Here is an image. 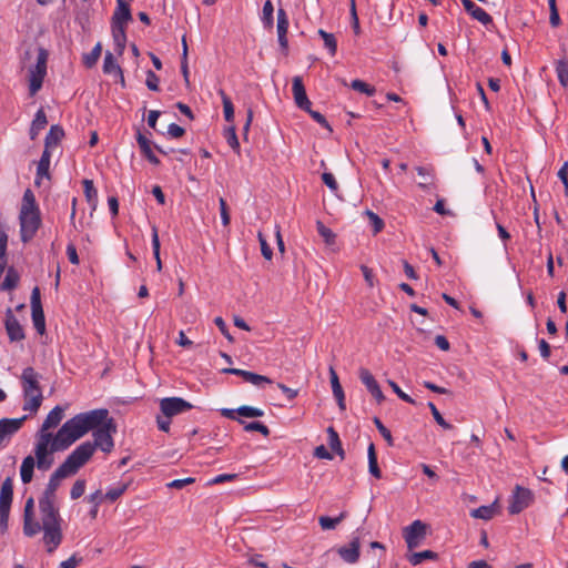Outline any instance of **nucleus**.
Segmentation results:
<instances>
[{"instance_id":"40","label":"nucleus","mask_w":568,"mask_h":568,"mask_svg":"<svg viewBox=\"0 0 568 568\" xmlns=\"http://www.w3.org/2000/svg\"><path fill=\"white\" fill-rule=\"evenodd\" d=\"M102 45L98 42L91 52L83 55V63L87 68H92L101 57Z\"/></svg>"},{"instance_id":"30","label":"nucleus","mask_w":568,"mask_h":568,"mask_svg":"<svg viewBox=\"0 0 568 568\" xmlns=\"http://www.w3.org/2000/svg\"><path fill=\"white\" fill-rule=\"evenodd\" d=\"M235 410L233 409H224L223 414L230 418H234ZM236 413L244 417H262L264 415V412L260 408L252 407V406H241L236 409Z\"/></svg>"},{"instance_id":"1","label":"nucleus","mask_w":568,"mask_h":568,"mask_svg":"<svg viewBox=\"0 0 568 568\" xmlns=\"http://www.w3.org/2000/svg\"><path fill=\"white\" fill-rule=\"evenodd\" d=\"M88 463L85 449L72 452L65 460L51 474L47 487L39 498V511L44 525L43 544L48 552H53L62 542V518L55 506L57 490L62 479L75 475Z\"/></svg>"},{"instance_id":"46","label":"nucleus","mask_w":568,"mask_h":568,"mask_svg":"<svg viewBox=\"0 0 568 568\" xmlns=\"http://www.w3.org/2000/svg\"><path fill=\"white\" fill-rule=\"evenodd\" d=\"M152 250H153V255L156 260L158 270H161L162 262L160 258V240H159L158 227L155 225L152 226Z\"/></svg>"},{"instance_id":"29","label":"nucleus","mask_w":568,"mask_h":568,"mask_svg":"<svg viewBox=\"0 0 568 568\" xmlns=\"http://www.w3.org/2000/svg\"><path fill=\"white\" fill-rule=\"evenodd\" d=\"M48 123L47 115L43 109H39L34 115V119L30 128V139L34 140L39 132L45 128Z\"/></svg>"},{"instance_id":"18","label":"nucleus","mask_w":568,"mask_h":568,"mask_svg":"<svg viewBox=\"0 0 568 568\" xmlns=\"http://www.w3.org/2000/svg\"><path fill=\"white\" fill-rule=\"evenodd\" d=\"M223 373L240 376L245 382L257 387H263L264 384H272V379L268 378L267 376L260 375L250 371H244L240 368H224Z\"/></svg>"},{"instance_id":"10","label":"nucleus","mask_w":568,"mask_h":568,"mask_svg":"<svg viewBox=\"0 0 568 568\" xmlns=\"http://www.w3.org/2000/svg\"><path fill=\"white\" fill-rule=\"evenodd\" d=\"M363 530L357 529L347 546L337 549L339 557L347 564H356L359 559V548Z\"/></svg>"},{"instance_id":"16","label":"nucleus","mask_w":568,"mask_h":568,"mask_svg":"<svg viewBox=\"0 0 568 568\" xmlns=\"http://www.w3.org/2000/svg\"><path fill=\"white\" fill-rule=\"evenodd\" d=\"M4 327L10 342H20L24 339V331L11 308L6 312Z\"/></svg>"},{"instance_id":"26","label":"nucleus","mask_w":568,"mask_h":568,"mask_svg":"<svg viewBox=\"0 0 568 568\" xmlns=\"http://www.w3.org/2000/svg\"><path fill=\"white\" fill-rule=\"evenodd\" d=\"M36 460L32 455L23 458L20 466V477L23 484L31 483L34 473Z\"/></svg>"},{"instance_id":"64","label":"nucleus","mask_w":568,"mask_h":568,"mask_svg":"<svg viewBox=\"0 0 568 568\" xmlns=\"http://www.w3.org/2000/svg\"><path fill=\"white\" fill-rule=\"evenodd\" d=\"M557 175L564 183L565 193L568 194V162L564 163V165L559 169Z\"/></svg>"},{"instance_id":"17","label":"nucleus","mask_w":568,"mask_h":568,"mask_svg":"<svg viewBox=\"0 0 568 568\" xmlns=\"http://www.w3.org/2000/svg\"><path fill=\"white\" fill-rule=\"evenodd\" d=\"M359 379L378 404L385 399L379 384L367 368L359 369Z\"/></svg>"},{"instance_id":"36","label":"nucleus","mask_w":568,"mask_h":568,"mask_svg":"<svg viewBox=\"0 0 568 568\" xmlns=\"http://www.w3.org/2000/svg\"><path fill=\"white\" fill-rule=\"evenodd\" d=\"M318 36L324 41V47L328 50L329 54L334 57L337 52V41L333 33H328L323 29L317 31Z\"/></svg>"},{"instance_id":"7","label":"nucleus","mask_w":568,"mask_h":568,"mask_svg":"<svg viewBox=\"0 0 568 568\" xmlns=\"http://www.w3.org/2000/svg\"><path fill=\"white\" fill-rule=\"evenodd\" d=\"M48 58V51L42 47L38 48L36 64L31 65L28 70L29 93L31 97L36 95L42 88L47 75Z\"/></svg>"},{"instance_id":"34","label":"nucleus","mask_w":568,"mask_h":568,"mask_svg":"<svg viewBox=\"0 0 568 568\" xmlns=\"http://www.w3.org/2000/svg\"><path fill=\"white\" fill-rule=\"evenodd\" d=\"M495 514H496L495 503L491 505H487V506H480L470 511V516L473 518H478V519H484V520L491 519Z\"/></svg>"},{"instance_id":"56","label":"nucleus","mask_w":568,"mask_h":568,"mask_svg":"<svg viewBox=\"0 0 568 568\" xmlns=\"http://www.w3.org/2000/svg\"><path fill=\"white\" fill-rule=\"evenodd\" d=\"M85 485H87V483L84 479L75 480V483L73 484L71 491H70L71 499L80 498L85 491Z\"/></svg>"},{"instance_id":"54","label":"nucleus","mask_w":568,"mask_h":568,"mask_svg":"<svg viewBox=\"0 0 568 568\" xmlns=\"http://www.w3.org/2000/svg\"><path fill=\"white\" fill-rule=\"evenodd\" d=\"M18 284V275L12 271V270H9L2 284H1V288L3 291H9V290H12L17 286Z\"/></svg>"},{"instance_id":"27","label":"nucleus","mask_w":568,"mask_h":568,"mask_svg":"<svg viewBox=\"0 0 568 568\" xmlns=\"http://www.w3.org/2000/svg\"><path fill=\"white\" fill-rule=\"evenodd\" d=\"M63 136V129L59 125H52L45 135L44 150L50 151L52 148H55Z\"/></svg>"},{"instance_id":"9","label":"nucleus","mask_w":568,"mask_h":568,"mask_svg":"<svg viewBox=\"0 0 568 568\" xmlns=\"http://www.w3.org/2000/svg\"><path fill=\"white\" fill-rule=\"evenodd\" d=\"M34 499L32 497L28 498L24 505L23 511V534L27 537H33L40 531L44 532V525L42 519L40 521L34 520Z\"/></svg>"},{"instance_id":"3","label":"nucleus","mask_w":568,"mask_h":568,"mask_svg":"<svg viewBox=\"0 0 568 568\" xmlns=\"http://www.w3.org/2000/svg\"><path fill=\"white\" fill-rule=\"evenodd\" d=\"M19 220L21 240L28 242L36 235L41 224L40 210L30 189L23 193Z\"/></svg>"},{"instance_id":"21","label":"nucleus","mask_w":568,"mask_h":568,"mask_svg":"<svg viewBox=\"0 0 568 568\" xmlns=\"http://www.w3.org/2000/svg\"><path fill=\"white\" fill-rule=\"evenodd\" d=\"M462 3L464 6V9L466 12L475 20L484 24L485 27H488L493 23V18L480 7H478L475 2L471 0H462Z\"/></svg>"},{"instance_id":"38","label":"nucleus","mask_w":568,"mask_h":568,"mask_svg":"<svg viewBox=\"0 0 568 568\" xmlns=\"http://www.w3.org/2000/svg\"><path fill=\"white\" fill-rule=\"evenodd\" d=\"M328 433V444L333 452L344 458V449L342 448V443L338 434L335 432L333 427L327 428Z\"/></svg>"},{"instance_id":"60","label":"nucleus","mask_w":568,"mask_h":568,"mask_svg":"<svg viewBox=\"0 0 568 568\" xmlns=\"http://www.w3.org/2000/svg\"><path fill=\"white\" fill-rule=\"evenodd\" d=\"M159 77L152 70H148L145 79V84L148 89L151 91H159Z\"/></svg>"},{"instance_id":"24","label":"nucleus","mask_w":568,"mask_h":568,"mask_svg":"<svg viewBox=\"0 0 568 568\" xmlns=\"http://www.w3.org/2000/svg\"><path fill=\"white\" fill-rule=\"evenodd\" d=\"M131 19L132 14L130 10V3H120V6H116L115 8L111 26L125 27V24L131 21Z\"/></svg>"},{"instance_id":"25","label":"nucleus","mask_w":568,"mask_h":568,"mask_svg":"<svg viewBox=\"0 0 568 568\" xmlns=\"http://www.w3.org/2000/svg\"><path fill=\"white\" fill-rule=\"evenodd\" d=\"M51 161V152L48 150H43L42 155L37 165V174H36V184H40V180L42 178H50L49 168Z\"/></svg>"},{"instance_id":"33","label":"nucleus","mask_w":568,"mask_h":568,"mask_svg":"<svg viewBox=\"0 0 568 568\" xmlns=\"http://www.w3.org/2000/svg\"><path fill=\"white\" fill-rule=\"evenodd\" d=\"M367 456H368V471L372 476L379 479L382 477V471L378 467L377 463V455L375 452V446L373 443L369 444L367 449Z\"/></svg>"},{"instance_id":"55","label":"nucleus","mask_w":568,"mask_h":568,"mask_svg":"<svg viewBox=\"0 0 568 568\" xmlns=\"http://www.w3.org/2000/svg\"><path fill=\"white\" fill-rule=\"evenodd\" d=\"M305 111L311 115V118L316 123H318L321 126L327 129L328 131H332V128H331L328 121L326 120V118L321 112L312 110L311 106L308 108V110H305Z\"/></svg>"},{"instance_id":"14","label":"nucleus","mask_w":568,"mask_h":568,"mask_svg":"<svg viewBox=\"0 0 568 568\" xmlns=\"http://www.w3.org/2000/svg\"><path fill=\"white\" fill-rule=\"evenodd\" d=\"M531 500L532 494L529 489L516 486L508 506V511L511 515L519 514L530 505Z\"/></svg>"},{"instance_id":"6","label":"nucleus","mask_w":568,"mask_h":568,"mask_svg":"<svg viewBox=\"0 0 568 568\" xmlns=\"http://www.w3.org/2000/svg\"><path fill=\"white\" fill-rule=\"evenodd\" d=\"M65 448L55 447V435L54 434H37L36 444L33 447L34 460L38 469L42 471L49 470L53 463V454L55 452H63Z\"/></svg>"},{"instance_id":"53","label":"nucleus","mask_w":568,"mask_h":568,"mask_svg":"<svg viewBox=\"0 0 568 568\" xmlns=\"http://www.w3.org/2000/svg\"><path fill=\"white\" fill-rule=\"evenodd\" d=\"M317 232L324 239L326 244H333L335 242L334 232L320 221L317 222Z\"/></svg>"},{"instance_id":"35","label":"nucleus","mask_w":568,"mask_h":568,"mask_svg":"<svg viewBox=\"0 0 568 568\" xmlns=\"http://www.w3.org/2000/svg\"><path fill=\"white\" fill-rule=\"evenodd\" d=\"M347 517V513L346 511H342L337 517L335 518H332V517H328V516H321L318 518V524L321 526L322 529L324 530H329V529H335L336 526Z\"/></svg>"},{"instance_id":"57","label":"nucleus","mask_w":568,"mask_h":568,"mask_svg":"<svg viewBox=\"0 0 568 568\" xmlns=\"http://www.w3.org/2000/svg\"><path fill=\"white\" fill-rule=\"evenodd\" d=\"M257 239H258V242H260V245H261V253H262V255L264 256V258L271 260L272 256H273V251L270 247V245H268L264 234L261 231L257 233Z\"/></svg>"},{"instance_id":"31","label":"nucleus","mask_w":568,"mask_h":568,"mask_svg":"<svg viewBox=\"0 0 568 568\" xmlns=\"http://www.w3.org/2000/svg\"><path fill=\"white\" fill-rule=\"evenodd\" d=\"M416 171L420 176L418 186L423 190L429 189L434 184V170L428 166H416Z\"/></svg>"},{"instance_id":"8","label":"nucleus","mask_w":568,"mask_h":568,"mask_svg":"<svg viewBox=\"0 0 568 568\" xmlns=\"http://www.w3.org/2000/svg\"><path fill=\"white\" fill-rule=\"evenodd\" d=\"M13 499V481L7 477L0 488V531L8 529L9 514Z\"/></svg>"},{"instance_id":"28","label":"nucleus","mask_w":568,"mask_h":568,"mask_svg":"<svg viewBox=\"0 0 568 568\" xmlns=\"http://www.w3.org/2000/svg\"><path fill=\"white\" fill-rule=\"evenodd\" d=\"M114 51L122 54L126 44L125 27L111 26Z\"/></svg>"},{"instance_id":"52","label":"nucleus","mask_w":568,"mask_h":568,"mask_svg":"<svg viewBox=\"0 0 568 568\" xmlns=\"http://www.w3.org/2000/svg\"><path fill=\"white\" fill-rule=\"evenodd\" d=\"M428 407L432 412V415L434 417V419L436 420V423L443 427L444 429H452L453 428V425L447 423L444 417L442 416V414L439 413V410L437 409V407L435 406L434 403L429 402L428 403Z\"/></svg>"},{"instance_id":"42","label":"nucleus","mask_w":568,"mask_h":568,"mask_svg":"<svg viewBox=\"0 0 568 568\" xmlns=\"http://www.w3.org/2000/svg\"><path fill=\"white\" fill-rule=\"evenodd\" d=\"M103 72L108 74L113 72L122 73L120 65L116 63L113 54L109 51L104 55Z\"/></svg>"},{"instance_id":"2","label":"nucleus","mask_w":568,"mask_h":568,"mask_svg":"<svg viewBox=\"0 0 568 568\" xmlns=\"http://www.w3.org/2000/svg\"><path fill=\"white\" fill-rule=\"evenodd\" d=\"M109 415L105 408L80 413L68 419L54 434L55 447L68 449L73 443L97 428Z\"/></svg>"},{"instance_id":"19","label":"nucleus","mask_w":568,"mask_h":568,"mask_svg":"<svg viewBox=\"0 0 568 568\" xmlns=\"http://www.w3.org/2000/svg\"><path fill=\"white\" fill-rule=\"evenodd\" d=\"M63 417L64 408L60 405L54 406L47 415L37 434H51L49 430L57 427L62 422Z\"/></svg>"},{"instance_id":"4","label":"nucleus","mask_w":568,"mask_h":568,"mask_svg":"<svg viewBox=\"0 0 568 568\" xmlns=\"http://www.w3.org/2000/svg\"><path fill=\"white\" fill-rule=\"evenodd\" d=\"M21 386L23 392V410L36 414L42 405L43 395L40 386L41 375L29 366L22 371Z\"/></svg>"},{"instance_id":"37","label":"nucleus","mask_w":568,"mask_h":568,"mask_svg":"<svg viewBox=\"0 0 568 568\" xmlns=\"http://www.w3.org/2000/svg\"><path fill=\"white\" fill-rule=\"evenodd\" d=\"M83 186H84V195L90 205H92V209L94 210L98 202V191L93 185L92 180H83Z\"/></svg>"},{"instance_id":"50","label":"nucleus","mask_w":568,"mask_h":568,"mask_svg":"<svg viewBox=\"0 0 568 568\" xmlns=\"http://www.w3.org/2000/svg\"><path fill=\"white\" fill-rule=\"evenodd\" d=\"M376 428L378 429L382 437L387 442L388 446L394 445V440L392 437V433L388 428L385 427V425L382 423V420L378 417H374L373 419Z\"/></svg>"},{"instance_id":"51","label":"nucleus","mask_w":568,"mask_h":568,"mask_svg":"<svg viewBox=\"0 0 568 568\" xmlns=\"http://www.w3.org/2000/svg\"><path fill=\"white\" fill-rule=\"evenodd\" d=\"M183 52L181 58V72L186 83H189V64H187V44L185 37L182 39Z\"/></svg>"},{"instance_id":"12","label":"nucleus","mask_w":568,"mask_h":568,"mask_svg":"<svg viewBox=\"0 0 568 568\" xmlns=\"http://www.w3.org/2000/svg\"><path fill=\"white\" fill-rule=\"evenodd\" d=\"M31 316L37 332L43 334L45 331V320L41 304L40 288L38 286L31 292Z\"/></svg>"},{"instance_id":"44","label":"nucleus","mask_w":568,"mask_h":568,"mask_svg":"<svg viewBox=\"0 0 568 568\" xmlns=\"http://www.w3.org/2000/svg\"><path fill=\"white\" fill-rule=\"evenodd\" d=\"M437 555L432 550H424L419 552H413L408 560L413 566L422 564L425 559H435Z\"/></svg>"},{"instance_id":"49","label":"nucleus","mask_w":568,"mask_h":568,"mask_svg":"<svg viewBox=\"0 0 568 568\" xmlns=\"http://www.w3.org/2000/svg\"><path fill=\"white\" fill-rule=\"evenodd\" d=\"M329 377L334 397H342V395H344V390L341 386L337 373L332 366L329 367Z\"/></svg>"},{"instance_id":"48","label":"nucleus","mask_w":568,"mask_h":568,"mask_svg":"<svg viewBox=\"0 0 568 568\" xmlns=\"http://www.w3.org/2000/svg\"><path fill=\"white\" fill-rule=\"evenodd\" d=\"M262 12H263L262 20H263L264 26L272 28L273 20H274V18H273L274 7H273V3L271 0L265 1Z\"/></svg>"},{"instance_id":"61","label":"nucleus","mask_w":568,"mask_h":568,"mask_svg":"<svg viewBox=\"0 0 568 568\" xmlns=\"http://www.w3.org/2000/svg\"><path fill=\"white\" fill-rule=\"evenodd\" d=\"M193 483H195V478L194 477H186V478H183V479H174V480L168 483L166 487L171 488V489H182L185 486L191 485Z\"/></svg>"},{"instance_id":"62","label":"nucleus","mask_w":568,"mask_h":568,"mask_svg":"<svg viewBox=\"0 0 568 568\" xmlns=\"http://www.w3.org/2000/svg\"><path fill=\"white\" fill-rule=\"evenodd\" d=\"M219 204H220V215H221L222 224L224 226H229L231 217H230L226 201L223 197H221L219 201Z\"/></svg>"},{"instance_id":"43","label":"nucleus","mask_w":568,"mask_h":568,"mask_svg":"<svg viewBox=\"0 0 568 568\" xmlns=\"http://www.w3.org/2000/svg\"><path fill=\"white\" fill-rule=\"evenodd\" d=\"M351 88L357 92L366 94L367 97H373L376 92V89L373 85H369L358 79L352 81Z\"/></svg>"},{"instance_id":"15","label":"nucleus","mask_w":568,"mask_h":568,"mask_svg":"<svg viewBox=\"0 0 568 568\" xmlns=\"http://www.w3.org/2000/svg\"><path fill=\"white\" fill-rule=\"evenodd\" d=\"M427 526L420 521L415 520L405 528L404 538L409 549L417 548L422 540L426 537Z\"/></svg>"},{"instance_id":"32","label":"nucleus","mask_w":568,"mask_h":568,"mask_svg":"<svg viewBox=\"0 0 568 568\" xmlns=\"http://www.w3.org/2000/svg\"><path fill=\"white\" fill-rule=\"evenodd\" d=\"M219 95L221 97L223 104L224 119L229 123L234 122V105L231 98L225 93L223 89H219Z\"/></svg>"},{"instance_id":"23","label":"nucleus","mask_w":568,"mask_h":568,"mask_svg":"<svg viewBox=\"0 0 568 568\" xmlns=\"http://www.w3.org/2000/svg\"><path fill=\"white\" fill-rule=\"evenodd\" d=\"M136 142L139 144V148H140L142 154L148 159V161L154 165H159L160 160L154 154V152L152 150L151 141L145 135H143L140 131H138V134H136Z\"/></svg>"},{"instance_id":"5","label":"nucleus","mask_w":568,"mask_h":568,"mask_svg":"<svg viewBox=\"0 0 568 568\" xmlns=\"http://www.w3.org/2000/svg\"><path fill=\"white\" fill-rule=\"evenodd\" d=\"M92 432L94 442H84L73 450L85 449L88 453V462L97 448L101 449L103 453H111L113 450L114 442L112 435L116 433L115 422L108 416L97 428H93Z\"/></svg>"},{"instance_id":"39","label":"nucleus","mask_w":568,"mask_h":568,"mask_svg":"<svg viewBox=\"0 0 568 568\" xmlns=\"http://www.w3.org/2000/svg\"><path fill=\"white\" fill-rule=\"evenodd\" d=\"M129 485L125 483H119L115 486L110 487L104 494V498L111 503L119 499L128 489Z\"/></svg>"},{"instance_id":"11","label":"nucleus","mask_w":568,"mask_h":568,"mask_svg":"<svg viewBox=\"0 0 568 568\" xmlns=\"http://www.w3.org/2000/svg\"><path fill=\"white\" fill-rule=\"evenodd\" d=\"M28 419V415L20 418L0 419V447H6L10 438L18 433Z\"/></svg>"},{"instance_id":"59","label":"nucleus","mask_w":568,"mask_h":568,"mask_svg":"<svg viewBox=\"0 0 568 568\" xmlns=\"http://www.w3.org/2000/svg\"><path fill=\"white\" fill-rule=\"evenodd\" d=\"M388 385L392 387V389L394 390V393L404 402L408 403V404H412V405H415L416 402L406 393H404L400 387L394 382V381H390L388 379L387 381Z\"/></svg>"},{"instance_id":"45","label":"nucleus","mask_w":568,"mask_h":568,"mask_svg":"<svg viewBox=\"0 0 568 568\" xmlns=\"http://www.w3.org/2000/svg\"><path fill=\"white\" fill-rule=\"evenodd\" d=\"M241 424H244V430L245 432H258L263 436L267 437L270 435V429L267 426L260 422H251V423H244L242 419H237Z\"/></svg>"},{"instance_id":"41","label":"nucleus","mask_w":568,"mask_h":568,"mask_svg":"<svg viewBox=\"0 0 568 568\" xmlns=\"http://www.w3.org/2000/svg\"><path fill=\"white\" fill-rule=\"evenodd\" d=\"M224 138L230 145V148L235 151L237 154L240 153V142L236 135L235 126L230 125L224 130Z\"/></svg>"},{"instance_id":"63","label":"nucleus","mask_w":568,"mask_h":568,"mask_svg":"<svg viewBox=\"0 0 568 568\" xmlns=\"http://www.w3.org/2000/svg\"><path fill=\"white\" fill-rule=\"evenodd\" d=\"M322 180L332 192H336L338 190V184L336 182L335 176L332 173L324 172L322 174Z\"/></svg>"},{"instance_id":"47","label":"nucleus","mask_w":568,"mask_h":568,"mask_svg":"<svg viewBox=\"0 0 568 568\" xmlns=\"http://www.w3.org/2000/svg\"><path fill=\"white\" fill-rule=\"evenodd\" d=\"M556 72L559 83L566 87L568 84V63L565 60H559L556 64Z\"/></svg>"},{"instance_id":"20","label":"nucleus","mask_w":568,"mask_h":568,"mask_svg":"<svg viewBox=\"0 0 568 568\" xmlns=\"http://www.w3.org/2000/svg\"><path fill=\"white\" fill-rule=\"evenodd\" d=\"M288 17L284 9L280 8L277 10V40L281 49L283 51H287L288 49V40H287V30H288Z\"/></svg>"},{"instance_id":"58","label":"nucleus","mask_w":568,"mask_h":568,"mask_svg":"<svg viewBox=\"0 0 568 568\" xmlns=\"http://www.w3.org/2000/svg\"><path fill=\"white\" fill-rule=\"evenodd\" d=\"M367 216L369 219L371 225L373 227L374 234L379 233L384 229V221L374 212L367 211Z\"/></svg>"},{"instance_id":"13","label":"nucleus","mask_w":568,"mask_h":568,"mask_svg":"<svg viewBox=\"0 0 568 568\" xmlns=\"http://www.w3.org/2000/svg\"><path fill=\"white\" fill-rule=\"evenodd\" d=\"M192 408V404L181 397H165L160 402V409L165 417H173Z\"/></svg>"},{"instance_id":"22","label":"nucleus","mask_w":568,"mask_h":568,"mask_svg":"<svg viewBox=\"0 0 568 568\" xmlns=\"http://www.w3.org/2000/svg\"><path fill=\"white\" fill-rule=\"evenodd\" d=\"M292 91H293L294 101H295L296 105L303 111L308 110V108L312 105V103L306 95V91H305L302 78L295 77L293 79Z\"/></svg>"}]
</instances>
